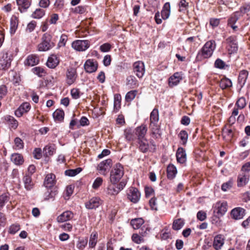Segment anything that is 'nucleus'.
Masks as SVG:
<instances>
[{
    "label": "nucleus",
    "instance_id": "64",
    "mask_svg": "<svg viewBox=\"0 0 250 250\" xmlns=\"http://www.w3.org/2000/svg\"><path fill=\"white\" fill-rule=\"evenodd\" d=\"M132 241L137 244H140L143 242V237L141 235L137 233H134L132 236Z\"/></svg>",
    "mask_w": 250,
    "mask_h": 250
},
{
    "label": "nucleus",
    "instance_id": "7",
    "mask_svg": "<svg viewBox=\"0 0 250 250\" xmlns=\"http://www.w3.org/2000/svg\"><path fill=\"white\" fill-rule=\"evenodd\" d=\"M227 48L229 54L236 52L238 50V44L235 36H230L226 39Z\"/></svg>",
    "mask_w": 250,
    "mask_h": 250
},
{
    "label": "nucleus",
    "instance_id": "55",
    "mask_svg": "<svg viewBox=\"0 0 250 250\" xmlns=\"http://www.w3.org/2000/svg\"><path fill=\"white\" fill-rule=\"evenodd\" d=\"M103 183V178L100 177H97L93 182L92 188L95 190H97L102 185Z\"/></svg>",
    "mask_w": 250,
    "mask_h": 250
},
{
    "label": "nucleus",
    "instance_id": "59",
    "mask_svg": "<svg viewBox=\"0 0 250 250\" xmlns=\"http://www.w3.org/2000/svg\"><path fill=\"white\" fill-rule=\"evenodd\" d=\"M239 16H240V15L239 14V12H235L229 19L228 23V25L232 24H235L238 21Z\"/></svg>",
    "mask_w": 250,
    "mask_h": 250
},
{
    "label": "nucleus",
    "instance_id": "36",
    "mask_svg": "<svg viewBox=\"0 0 250 250\" xmlns=\"http://www.w3.org/2000/svg\"><path fill=\"white\" fill-rule=\"evenodd\" d=\"M177 173L176 167L173 165H169L167 167V177L169 179H173Z\"/></svg>",
    "mask_w": 250,
    "mask_h": 250
},
{
    "label": "nucleus",
    "instance_id": "50",
    "mask_svg": "<svg viewBox=\"0 0 250 250\" xmlns=\"http://www.w3.org/2000/svg\"><path fill=\"white\" fill-rule=\"evenodd\" d=\"M82 170V169L81 167L73 169H68L65 171V174L68 176L73 177L80 173Z\"/></svg>",
    "mask_w": 250,
    "mask_h": 250
},
{
    "label": "nucleus",
    "instance_id": "22",
    "mask_svg": "<svg viewBox=\"0 0 250 250\" xmlns=\"http://www.w3.org/2000/svg\"><path fill=\"white\" fill-rule=\"evenodd\" d=\"M24 188L27 190H31L34 188V184L32 177L29 174H25L22 178Z\"/></svg>",
    "mask_w": 250,
    "mask_h": 250
},
{
    "label": "nucleus",
    "instance_id": "58",
    "mask_svg": "<svg viewBox=\"0 0 250 250\" xmlns=\"http://www.w3.org/2000/svg\"><path fill=\"white\" fill-rule=\"evenodd\" d=\"M33 73L39 77H42L45 74L43 68L40 67H35L32 69Z\"/></svg>",
    "mask_w": 250,
    "mask_h": 250
},
{
    "label": "nucleus",
    "instance_id": "42",
    "mask_svg": "<svg viewBox=\"0 0 250 250\" xmlns=\"http://www.w3.org/2000/svg\"><path fill=\"white\" fill-rule=\"evenodd\" d=\"M98 239V233L97 232H92L90 235L89 241V247L93 248L95 247L97 243Z\"/></svg>",
    "mask_w": 250,
    "mask_h": 250
},
{
    "label": "nucleus",
    "instance_id": "43",
    "mask_svg": "<svg viewBox=\"0 0 250 250\" xmlns=\"http://www.w3.org/2000/svg\"><path fill=\"white\" fill-rule=\"evenodd\" d=\"M126 139L128 141H134L137 139L135 129H128L125 131Z\"/></svg>",
    "mask_w": 250,
    "mask_h": 250
},
{
    "label": "nucleus",
    "instance_id": "15",
    "mask_svg": "<svg viewBox=\"0 0 250 250\" xmlns=\"http://www.w3.org/2000/svg\"><path fill=\"white\" fill-rule=\"evenodd\" d=\"M31 106L29 103H23L15 111V114L17 117H20L22 116L24 113L28 112Z\"/></svg>",
    "mask_w": 250,
    "mask_h": 250
},
{
    "label": "nucleus",
    "instance_id": "37",
    "mask_svg": "<svg viewBox=\"0 0 250 250\" xmlns=\"http://www.w3.org/2000/svg\"><path fill=\"white\" fill-rule=\"evenodd\" d=\"M151 126L150 125V128L151 130L152 137L154 139H158L161 137V133L159 126L157 125Z\"/></svg>",
    "mask_w": 250,
    "mask_h": 250
},
{
    "label": "nucleus",
    "instance_id": "35",
    "mask_svg": "<svg viewBox=\"0 0 250 250\" xmlns=\"http://www.w3.org/2000/svg\"><path fill=\"white\" fill-rule=\"evenodd\" d=\"M55 146L54 145H50L46 146L43 149V152L44 155L46 157H49L53 155L55 152Z\"/></svg>",
    "mask_w": 250,
    "mask_h": 250
},
{
    "label": "nucleus",
    "instance_id": "52",
    "mask_svg": "<svg viewBox=\"0 0 250 250\" xmlns=\"http://www.w3.org/2000/svg\"><path fill=\"white\" fill-rule=\"evenodd\" d=\"M14 148L16 150H19L23 148L24 143L23 141L19 137H16L14 139Z\"/></svg>",
    "mask_w": 250,
    "mask_h": 250
},
{
    "label": "nucleus",
    "instance_id": "63",
    "mask_svg": "<svg viewBox=\"0 0 250 250\" xmlns=\"http://www.w3.org/2000/svg\"><path fill=\"white\" fill-rule=\"evenodd\" d=\"M225 66V62L220 59H217L214 62V66L217 68L224 69Z\"/></svg>",
    "mask_w": 250,
    "mask_h": 250
},
{
    "label": "nucleus",
    "instance_id": "14",
    "mask_svg": "<svg viewBox=\"0 0 250 250\" xmlns=\"http://www.w3.org/2000/svg\"><path fill=\"white\" fill-rule=\"evenodd\" d=\"M84 68L86 72L91 73L95 72L98 68V63L93 60H87L84 64Z\"/></svg>",
    "mask_w": 250,
    "mask_h": 250
},
{
    "label": "nucleus",
    "instance_id": "30",
    "mask_svg": "<svg viewBox=\"0 0 250 250\" xmlns=\"http://www.w3.org/2000/svg\"><path fill=\"white\" fill-rule=\"evenodd\" d=\"M59 63V61L56 55L50 56L47 61L46 65L50 68H55Z\"/></svg>",
    "mask_w": 250,
    "mask_h": 250
},
{
    "label": "nucleus",
    "instance_id": "17",
    "mask_svg": "<svg viewBox=\"0 0 250 250\" xmlns=\"http://www.w3.org/2000/svg\"><path fill=\"white\" fill-rule=\"evenodd\" d=\"M248 75L249 72L246 70H242L239 72L237 81L238 84L240 88H242L245 85Z\"/></svg>",
    "mask_w": 250,
    "mask_h": 250
},
{
    "label": "nucleus",
    "instance_id": "2",
    "mask_svg": "<svg viewBox=\"0 0 250 250\" xmlns=\"http://www.w3.org/2000/svg\"><path fill=\"white\" fill-rule=\"evenodd\" d=\"M124 175V168L121 164H115L110 173V180L112 184H117Z\"/></svg>",
    "mask_w": 250,
    "mask_h": 250
},
{
    "label": "nucleus",
    "instance_id": "9",
    "mask_svg": "<svg viewBox=\"0 0 250 250\" xmlns=\"http://www.w3.org/2000/svg\"><path fill=\"white\" fill-rule=\"evenodd\" d=\"M72 47L77 51H83L89 47V42L87 40H77L72 42Z\"/></svg>",
    "mask_w": 250,
    "mask_h": 250
},
{
    "label": "nucleus",
    "instance_id": "56",
    "mask_svg": "<svg viewBox=\"0 0 250 250\" xmlns=\"http://www.w3.org/2000/svg\"><path fill=\"white\" fill-rule=\"evenodd\" d=\"M220 2L221 4L226 5L229 8H232L237 5L235 0H220Z\"/></svg>",
    "mask_w": 250,
    "mask_h": 250
},
{
    "label": "nucleus",
    "instance_id": "20",
    "mask_svg": "<svg viewBox=\"0 0 250 250\" xmlns=\"http://www.w3.org/2000/svg\"><path fill=\"white\" fill-rule=\"evenodd\" d=\"M201 41L198 36L188 37V45L190 46V51H194L200 45Z\"/></svg>",
    "mask_w": 250,
    "mask_h": 250
},
{
    "label": "nucleus",
    "instance_id": "18",
    "mask_svg": "<svg viewBox=\"0 0 250 250\" xmlns=\"http://www.w3.org/2000/svg\"><path fill=\"white\" fill-rule=\"evenodd\" d=\"M183 78V74L181 72H176L171 76L168 80L169 85L173 87L178 84Z\"/></svg>",
    "mask_w": 250,
    "mask_h": 250
},
{
    "label": "nucleus",
    "instance_id": "62",
    "mask_svg": "<svg viewBox=\"0 0 250 250\" xmlns=\"http://www.w3.org/2000/svg\"><path fill=\"white\" fill-rule=\"evenodd\" d=\"M67 41V36L66 35L63 34L60 37V41L58 42V46L59 47L64 46Z\"/></svg>",
    "mask_w": 250,
    "mask_h": 250
},
{
    "label": "nucleus",
    "instance_id": "61",
    "mask_svg": "<svg viewBox=\"0 0 250 250\" xmlns=\"http://www.w3.org/2000/svg\"><path fill=\"white\" fill-rule=\"evenodd\" d=\"M236 105L237 106L238 108H244L246 105L245 98L244 97L240 98L236 102Z\"/></svg>",
    "mask_w": 250,
    "mask_h": 250
},
{
    "label": "nucleus",
    "instance_id": "34",
    "mask_svg": "<svg viewBox=\"0 0 250 250\" xmlns=\"http://www.w3.org/2000/svg\"><path fill=\"white\" fill-rule=\"evenodd\" d=\"M11 161L16 165H21L24 162L22 156L19 153H14L11 155Z\"/></svg>",
    "mask_w": 250,
    "mask_h": 250
},
{
    "label": "nucleus",
    "instance_id": "40",
    "mask_svg": "<svg viewBox=\"0 0 250 250\" xmlns=\"http://www.w3.org/2000/svg\"><path fill=\"white\" fill-rule=\"evenodd\" d=\"M144 221L141 218H135L131 220L130 224L134 229H139L144 224Z\"/></svg>",
    "mask_w": 250,
    "mask_h": 250
},
{
    "label": "nucleus",
    "instance_id": "23",
    "mask_svg": "<svg viewBox=\"0 0 250 250\" xmlns=\"http://www.w3.org/2000/svg\"><path fill=\"white\" fill-rule=\"evenodd\" d=\"M176 158L177 162L183 164L186 162L187 154L186 150L182 147H179L176 152Z\"/></svg>",
    "mask_w": 250,
    "mask_h": 250
},
{
    "label": "nucleus",
    "instance_id": "13",
    "mask_svg": "<svg viewBox=\"0 0 250 250\" xmlns=\"http://www.w3.org/2000/svg\"><path fill=\"white\" fill-rule=\"evenodd\" d=\"M245 215V209L241 207L235 208L230 212V216L234 220L241 219L243 218Z\"/></svg>",
    "mask_w": 250,
    "mask_h": 250
},
{
    "label": "nucleus",
    "instance_id": "28",
    "mask_svg": "<svg viewBox=\"0 0 250 250\" xmlns=\"http://www.w3.org/2000/svg\"><path fill=\"white\" fill-rule=\"evenodd\" d=\"M4 119L10 128L16 129L18 127V122L13 117L6 115L4 117Z\"/></svg>",
    "mask_w": 250,
    "mask_h": 250
},
{
    "label": "nucleus",
    "instance_id": "44",
    "mask_svg": "<svg viewBox=\"0 0 250 250\" xmlns=\"http://www.w3.org/2000/svg\"><path fill=\"white\" fill-rule=\"evenodd\" d=\"M64 111L61 109H57L53 113V117L55 120L60 122L62 121L64 119Z\"/></svg>",
    "mask_w": 250,
    "mask_h": 250
},
{
    "label": "nucleus",
    "instance_id": "31",
    "mask_svg": "<svg viewBox=\"0 0 250 250\" xmlns=\"http://www.w3.org/2000/svg\"><path fill=\"white\" fill-rule=\"evenodd\" d=\"M138 143L140 151L143 153H146L148 151L149 145L146 138L138 140Z\"/></svg>",
    "mask_w": 250,
    "mask_h": 250
},
{
    "label": "nucleus",
    "instance_id": "10",
    "mask_svg": "<svg viewBox=\"0 0 250 250\" xmlns=\"http://www.w3.org/2000/svg\"><path fill=\"white\" fill-rule=\"evenodd\" d=\"M133 69L134 73L139 78H142L145 74V64L142 61H137L133 64Z\"/></svg>",
    "mask_w": 250,
    "mask_h": 250
},
{
    "label": "nucleus",
    "instance_id": "54",
    "mask_svg": "<svg viewBox=\"0 0 250 250\" xmlns=\"http://www.w3.org/2000/svg\"><path fill=\"white\" fill-rule=\"evenodd\" d=\"M233 182L232 179H229L228 181L224 183L221 186V189L225 192L229 190L233 186Z\"/></svg>",
    "mask_w": 250,
    "mask_h": 250
},
{
    "label": "nucleus",
    "instance_id": "19",
    "mask_svg": "<svg viewBox=\"0 0 250 250\" xmlns=\"http://www.w3.org/2000/svg\"><path fill=\"white\" fill-rule=\"evenodd\" d=\"M224 236L223 235L218 234L214 238L213 247L216 250H220L224 244Z\"/></svg>",
    "mask_w": 250,
    "mask_h": 250
},
{
    "label": "nucleus",
    "instance_id": "32",
    "mask_svg": "<svg viewBox=\"0 0 250 250\" xmlns=\"http://www.w3.org/2000/svg\"><path fill=\"white\" fill-rule=\"evenodd\" d=\"M170 13V5L169 2H166L163 6L161 11V16L163 19L168 18Z\"/></svg>",
    "mask_w": 250,
    "mask_h": 250
},
{
    "label": "nucleus",
    "instance_id": "33",
    "mask_svg": "<svg viewBox=\"0 0 250 250\" xmlns=\"http://www.w3.org/2000/svg\"><path fill=\"white\" fill-rule=\"evenodd\" d=\"M159 121V114L158 110L156 108H154L150 113V125L151 126L155 125H157V123Z\"/></svg>",
    "mask_w": 250,
    "mask_h": 250
},
{
    "label": "nucleus",
    "instance_id": "53",
    "mask_svg": "<svg viewBox=\"0 0 250 250\" xmlns=\"http://www.w3.org/2000/svg\"><path fill=\"white\" fill-rule=\"evenodd\" d=\"M184 221L183 219L180 218L174 221L172 228L175 230L180 229L184 225Z\"/></svg>",
    "mask_w": 250,
    "mask_h": 250
},
{
    "label": "nucleus",
    "instance_id": "46",
    "mask_svg": "<svg viewBox=\"0 0 250 250\" xmlns=\"http://www.w3.org/2000/svg\"><path fill=\"white\" fill-rule=\"evenodd\" d=\"M45 14V11L42 9L37 8L32 14L34 19H40L43 17Z\"/></svg>",
    "mask_w": 250,
    "mask_h": 250
},
{
    "label": "nucleus",
    "instance_id": "45",
    "mask_svg": "<svg viewBox=\"0 0 250 250\" xmlns=\"http://www.w3.org/2000/svg\"><path fill=\"white\" fill-rule=\"evenodd\" d=\"M57 194V191L56 190H48L44 194V199L45 200H54Z\"/></svg>",
    "mask_w": 250,
    "mask_h": 250
},
{
    "label": "nucleus",
    "instance_id": "11",
    "mask_svg": "<svg viewBox=\"0 0 250 250\" xmlns=\"http://www.w3.org/2000/svg\"><path fill=\"white\" fill-rule=\"evenodd\" d=\"M77 77V72L75 68L69 67L66 72V81L68 85H71L74 83Z\"/></svg>",
    "mask_w": 250,
    "mask_h": 250
},
{
    "label": "nucleus",
    "instance_id": "60",
    "mask_svg": "<svg viewBox=\"0 0 250 250\" xmlns=\"http://www.w3.org/2000/svg\"><path fill=\"white\" fill-rule=\"evenodd\" d=\"M250 11V4H245L240 8L239 14L242 15Z\"/></svg>",
    "mask_w": 250,
    "mask_h": 250
},
{
    "label": "nucleus",
    "instance_id": "3",
    "mask_svg": "<svg viewBox=\"0 0 250 250\" xmlns=\"http://www.w3.org/2000/svg\"><path fill=\"white\" fill-rule=\"evenodd\" d=\"M52 36L48 34L44 33L42 38V42L38 46L39 51H47L51 49L55 45L51 41Z\"/></svg>",
    "mask_w": 250,
    "mask_h": 250
},
{
    "label": "nucleus",
    "instance_id": "21",
    "mask_svg": "<svg viewBox=\"0 0 250 250\" xmlns=\"http://www.w3.org/2000/svg\"><path fill=\"white\" fill-rule=\"evenodd\" d=\"M147 130L146 125H142L137 127L135 129L137 140L145 139L146 135Z\"/></svg>",
    "mask_w": 250,
    "mask_h": 250
},
{
    "label": "nucleus",
    "instance_id": "29",
    "mask_svg": "<svg viewBox=\"0 0 250 250\" xmlns=\"http://www.w3.org/2000/svg\"><path fill=\"white\" fill-rule=\"evenodd\" d=\"M249 176L246 174H240L237 177V186L242 187L245 186L249 182Z\"/></svg>",
    "mask_w": 250,
    "mask_h": 250
},
{
    "label": "nucleus",
    "instance_id": "49",
    "mask_svg": "<svg viewBox=\"0 0 250 250\" xmlns=\"http://www.w3.org/2000/svg\"><path fill=\"white\" fill-rule=\"evenodd\" d=\"M179 11L183 13L188 12V3L186 0H180L179 3Z\"/></svg>",
    "mask_w": 250,
    "mask_h": 250
},
{
    "label": "nucleus",
    "instance_id": "5",
    "mask_svg": "<svg viewBox=\"0 0 250 250\" xmlns=\"http://www.w3.org/2000/svg\"><path fill=\"white\" fill-rule=\"evenodd\" d=\"M127 199L131 202L136 204L140 200L141 193L136 188L131 187L126 190Z\"/></svg>",
    "mask_w": 250,
    "mask_h": 250
},
{
    "label": "nucleus",
    "instance_id": "24",
    "mask_svg": "<svg viewBox=\"0 0 250 250\" xmlns=\"http://www.w3.org/2000/svg\"><path fill=\"white\" fill-rule=\"evenodd\" d=\"M56 176L54 174H48L45 178L44 181V185L47 188H51L53 187L55 184Z\"/></svg>",
    "mask_w": 250,
    "mask_h": 250
},
{
    "label": "nucleus",
    "instance_id": "27",
    "mask_svg": "<svg viewBox=\"0 0 250 250\" xmlns=\"http://www.w3.org/2000/svg\"><path fill=\"white\" fill-rule=\"evenodd\" d=\"M39 57L35 55H29L24 62L25 65L33 66L38 64Z\"/></svg>",
    "mask_w": 250,
    "mask_h": 250
},
{
    "label": "nucleus",
    "instance_id": "38",
    "mask_svg": "<svg viewBox=\"0 0 250 250\" xmlns=\"http://www.w3.org/2000/svg\"><path fill=\"white\" fill-rule=\"evenodd\" d=\"M126 84L130 87V88H134L138 86V81L136 78L132 75L129 76L126 78Z\"/></svg>",
    "mask_w": 250,
    "mask_h": 250
},
{
    "label": "nucleus",
    "instance_id": "26",
    "mask_svg": "<svg viewBox=\"0 0 250 250\" xmlns=\"http://www.w3.org/2000/svg\"><path fill=\"white\" fill-rule=\"evenodd\" d=\"M17 3L19 6V10L21 12H24L30 7L31 1L30 0H17Z\"/></svg>",
    "mask_w": 250,
    "mask_h": 250
},
{
    "label": "nucleus",
    "instance_id": "48",
    "mask_svg": "<svg viewBox=\"0 0 250 250\" xmlns=\"http://www.w3.org/2000/svg\"><path fill=\"white\" fill-rule=\"evenodd\" d=\"M88 242V238H83L80 239L76 245L77 248L80 250H83L86 246Z\"/></svg>",
    "mask_w": 250,
    "mask_h": 250
},
{
    "label": "nucleus",
    "instance_id": "16",
    "mask_svg": "<svg viewBox=\"0 0 250 250\" xmlns=\"http://www.w3.org/2000/svg\"><path fill=\"white\" fill-rule=\"evenodd\" d=\"M73 217V213L71 211L66 210L57 217V221L59 223H63L71 220Z\"/></svg>",
    "mask_w": 250,
    "mask_h": 250
},
{
    "label": "nucleus",
    "instance_id": "51",
    "mask_svg": "<svg viewBox=\"0 0 250 250\" xmlns=\"http://www.w3.org/2000/svg\"><path fill=\"white\" fill-rule=\"evenodd\" d=\"M178 137L180 139V143L185 145L188 140V133L185 130H181L178 134Z\"/></svg>",
    "mask_w": 250,
    "mask_h": 250
},
{
    "label": "nucleus",
    "instance_id": "4",
    "mask_svg": "<svg viewBox=\"0 0 250 250\" xmlns=\"http://www.w3.org/2000/svg\"><path fill=\"white\" fill-rule=\"evenodd\" d=\"M13 60L12 54L8 51L2 53L0 57V70H7L11 66Z\"/></svg>",
    "mask_w": 250,
    "mask_h": 250
},
{
    "label": "nucleus",
    "instance_id": "8",
    "mask_svg": "<svg viewBox=\"0 0 250 250\" xmlns=\"http://www.w3.org/2000/svg\"><path fill=\"white\" fill-rule=\"evenodd\" d=\"M214 212L219 216L224 215L228 210V204L226 201L216 202L213 206Z\"/></svg>",
    "mask_w": 250,
    "mask_h": 250
},
{
    "label": "nucleus",
    "instance_id": "57",
    "mask_svg": "<svg viewBox=\"0 0 250 250\" xmlns=\"http://www.w3.org/2000/svg\"><path fill=\"white\" fill-rule=\"evenodd\" d=\"M137 93V91L136 90L128 92L125 95V100L127 102H130L132 101L135 98Z\"/></svg>",
    "mask_w": 250,
    "mask_h": 250
},
{
    "label": "nucleus",
    "instance_id": "12",
    "mask_svg": "<svg viewBox=\"0 0 250 250\" xmlns=\"http://www.w3.org/2000/svg\"><path fill=\"white\" fill-rule=\"evenodd\" d=\"M102 203V201L98 197H94L85 203L86 208L88 209H95L98 208Z\"/></svg>",
    "mask_w": 250,
    "mask_h": 250
},
{
    "label": "nucleus",
    "instance_id": "6",
    "mask_svg": "<svg viewBox=\"0 0 250 250\" xmlns=\"http://www.w3.org/2000/svg\"><path fill=\"white\" fill-rule=\"evenodd\" d=\"M112 166V160L108 159L100 162L97 167L99 173L104 176L106 175Z\"/></svg>",
    "mask_w": 250,
    "mask_h": 250
},
{
    "label": "nucleus",
    "instance_id": "25",
    "mask_svg": "<svg viewBox=\"0 0 250 250\" xmlns=\"http://www.w3.org/2000/svg\"><path fill=\"white\" fill-rule=\"evenodd\" d=\"M116 184H112L111 183V184H109L107 188L104 189V191L107 195L115 196L119 193Z\"/></svg>",
    "mask_w": 250,
    "mask_h": 250
},
{
    "label": "nucleus",
    "instance_id": "1",
    "mask_svg": "<svg viewBox=\"0 0 250 250\" xmlns=\"http://www.w3.org/2000/svg\"><path fill=\"white\" fill-rule=\"evenodd\" d=\"M216 48V43L214 41L211 40L207 42L202 48L201 51L198 52L196 59L201 61L211 56Z\"/></svg>",
    "mask_w": 250,
    "mask_h": 250
},
{
    "label": "nucleus",
    "instance_id": "47",
    "mask_svg": "<svg viewBox=\"0 0 250 250\" xmlns=\"http://www.w3.org/2000/svg\"><path fill=\"white\" fill-rule=\"evenodd\" d=\"M10 200L9 195L5 193L0 195V210L5 206Z\"/></svg>",
    "mask_w": 250,
    "mask_h": 250
},
{
    "label": "nucleus",
    "instance_id": "39",
    "mask_svg": "<svg viewBox=\"0 0 250 250\" xmlns=\"http://www.w3.org/2000/svg\"><path fill=\"white\" fill-rule=\"evenodd\" d=\"M18 25V19L16 17H12L10 21V32L11 34H14L16 32Z\"/></svg>",
    "mask_w": 250,
    "mask_h": 250
},
{
    "label": "nucleus",
    "instance_id": "41",
    "mask_svg": "<svg viewBox=\"0 0 250 250\" xmlns=\"http://www.w3.org/2000/svg\"><path fill=\"white\" fill-rule=\"evenodd\" d=\"M220 87L222 89H224L232 86L231 81L227 78H224L221 79L220 82Z\"/></svg>",
    "mask_w": 250,
    "mask_h": 250
}]
</instances>
